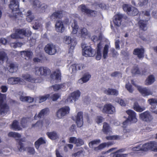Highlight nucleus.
I'll use <instances>...</instances> for the list:
<instances>
[{"mask_svg": "<svg viewBox=\"0 0 157 157\" xmlns=\"http://www.w3.org/2000/svg\"><path fill=\"white\" fill-rule=\"evenodd\" d=\"M71 26L72 28V33L74 34H75L77 33L78 29V26L77 25V21L74 20Z\"/></svg>", "mask_w": 157, "mask_h": 157, "instance_id": "e433bc0d", "label": "nucleus"}, {"mask_svg": "<svg viewBox=\"0 0 157 157\" xmlns=\"http://www.w3.org/2000/svg\"><path fill=\"white\" fill-rule=\"evenodd\" d=\"M137 89L143 96H147L152 95L153 94L152 92L149 89L146 87H142L140 86H138L137 87Z\"/></svg>", "mask_w": 157, "mask_h": 157, "instance_id": "dca6fc26", "label": "nucleus"}, {"mask_svg": "<svg viewBox=\"0 0 157 157\" xmlns=\"http://www.w3.org/2000/svg\"><path fill=\"white\" fill-rule=\"evenodd\" d=\"M126 112L128 115L127 119L129 121L130 124L135 123L137 122V119L136 117V113L135 112L131 109L128 110Z\"/></svg>", "mask_w": 157, "mask_h": 157, "instance_id": "f8f14e48", "label": "nucleus"}, {"mask_svg": "<svg viewBox=\"0 0 157 157\" xmlns=\"http://www.w3.org/2000/svg\"><path fill=\"white\" fill-rule=\"evenodd\" d=\"M10 3L9 5V8L12 10V12L17 11L19 10V3L17 0H10Z\"/></svg>", "mask_w": 157, "mask_h": 157, "instance_id": "a211bd4d", "label": "nucleus"}, {"mask_svg": "<svg viewBox=\"0 0 157 157\" xmlns=\"http://www.w3.org/2000/svg\"><path fill=\"white\" fill-rule=\"evenodd\" d=\"M9 67V71L11 73L16 72L18 69L17 66L13 63H10Z\"/></svg>", "mask_w": 157, "mask_h": 157, "instance_id": "4c0bfd02", "label": "nucleus"}, {"mask_svg": "<svg viewBox=\"0 0 157 157\" xmlns=\"http://www.w3.org/2000/svg\"><path fill=\"white\" fill-rule=\"evenodd\" d=\"M127 155V154H119L117 151L111 154V156L112 157H125Z\"/></svg>", "mask_w": 157, "mask_h": 157, "instance_id": "603ef678", "label": "nucleus"}, {"mask_svg": "<svg viewBox=\"0 0 157 157\" xmlns=\"http://www.w3.org/2000/svg\"><path fill=\"white\" fill-rule=\"evenodd\" d=\"M44 49L45 52L48 55H55L57 52V48L56 46L52 44H48L45 45Z\"/></svg>", "mask_w": 157, "mask_h": 157, "instance_id": "9d476101", "label": "nucleus"}, {"mask_svg": "<svg viewBox=\"0 0 157 157\" xmlns=\"http://www.w3.org/2000/svg\"><path fill=\"white\" fill-rule=\"evenodd\" d=\"M56 30L57 32L62 33L63 32L65 29L63 22L59 20L56 21L55 25Z\"/></svg>", "mask_w": 157, "mask_h": 157, "instance_id": "4be33fe9", "label": "nucleus"}, {"mask_svg": "<svg viewBox=\"0 0 157 157\" xmlns=\"http://www.w3.org/2000/svg\"><path fill=\"white\" fill-rule=\"evenodd\" d=\"M50 96V95L49 94H47L44 96H39V102L41 103L44 101L46 100L48 98H49Z\"/></svg>", "mask_w": 157, "mask_h": 157, "instance_id": "864d4df0", "label": "nucleus"}, {"mask_svg": "<svg viewBox=\"0 0 157 157\" xmlns=\"http://www.w3.org/2000/svg\"><path fill=\"white\" fill-rule=\"evenodd\" d=\"M4 99L0 101V116L7 113L9 110V107L6 103H3Z\"/></svg>", "mask_w": 157, "mask_h": 157, "instance_id": "4468645a", "label": "nucleus"}, {"mask_svg": "<svg viewBox=\"0 0 157 157\" xmlns=\"http://www.w3.org/2000/svg\"><path fill=\"white\" fill-rule=\"evenodd\" d=\"M109 48V46L108 44L105 45L103 51V57L104 59H106L108 56Z\"/></svg>", "mask_w": 157, "mask_h": 157, "instance_id": "49530a36", "label": "nucleus"}, {"mask_svg": "<svg viewBox=\"0 0 157 157\" xmlns=\"http://www.w3.org/2000/svg\"><path fill=\"white\" fill-rule=\"evenodd\" d=\"M115 111V108L110 103L105 104L103 108L102 112L107 114H113Z\"/></svg>", "mask_w": 157, "mask_h": 157, "instance_id": "ddd939ff", "label": "nucleus"}, {"mask_svg": "<svg viewBox=\"0 0 157 157\" xmlns=\"http://www.w3.org/2000/svg\"><path fill=\"white\" fill-rule=\"evenodd\" d=\"M148 23V20H139L138 22L140 29L144 31H146L147 30V25Z\"/></svg>", "mask_w": 157, "mask_h": 157, "instance_id": "bb28decb", "label": "nucleus"}, {"mask_svg": "<svg viewBox=\"0 0 157 157\" xmlns=\"http://www.w3.org/2000/svg\"><path fill=\"white\" fill-rule=\"evenodd\" d=\"M105 94L108 95H113L117 96L118 94V91L115 89L109 88L104 91Z\"/></svg>", "mask_w": 157, "mask_h": 157, "instance_id": "c85d7f7f", "label": "nucleus"}, {"mask_svg": "<svg viewBox=\"0 0 157 157\" xmlns=\"http://www.w3.org/2000/svg\"><path fill=\"white\" fill-rule=\"evenodd\" d=\"M139 11L137 9L134 7H132V10L129 13L128 15L132 16H135L138 14Z\"/></svg>", "mask_w": 157, "mask_h": 157, "instance_id": "09e8293b", "label": "nucleus"}, {"mask_svg": "<svg viewBox=\"0 0 157 157\" xmlns=\"http://www.w3.org/2000/svg\"><path fill=\"white\" fill-rule=\"evenodd\" d=\"M32 14L33 13L31 10H29L26 13V20L28 22H31L34 19V16Z\"/></svg>", "mask_w": 157, "mask_h": 157, "instance_id": "f704fd0d", "label": "nucleus"}, {"mask_svg": "<svg viewBox=\"0 0 157 157\" xmlns=\"http://www.w3.org/2000/svg\"><path fill=\"white\" fill-rule=\"evenodd\" d=\"M48 137L51 140H55L58 138V135L56 132H48L46 133Z\"/></svg>", "mask_w": 157, "mask_h": 157, "instance_id": "2f4dec72", "label": "nucleus"}, {"mask_svg": "<svg viewBox=\"0 0 157 157\" xmlns=\"http://www.w3.org/2000/svg\"><path fill=\"white\" fill-rule=\"evenodd\" d=\"M149 104L151 105V111L152 113L155 114H157V109L155 110L156 109V105L155 104V103H151L150 102H149Z\"/></svg>", "mask_w": 157, "mask_h": 157, "instance_id": "13d9d810", "label": "nucleus"}, {"mask_svg": "<svg viewBox=\"0 0 157 157\" xmlns=\"http://www.w3.org/2000/svg\"><path fill=\"white\" fill-rule=\"evenodd\" d=\"M82 55L85 57H93L95 55L96 51L90 46H85L82 49Z\"/></svg>", "mask_w": 157, "mask_h": 157, "instance_id": "1a4fd4ad", "label": "nucleus"}, {"mask_svg": "<svg viewBox=\"0 0 157 157\" xmlns=\"http://www.w3.org/2000/svg\"><path fill=\"white\" fill-rule=\"evenodd\" d=\"M48 111V108H47L42 109L38 115L37 114L35 115L34 117V119L35 120H37V118L40 119L44 117L45 115H46Z\"/></svg>", "mask_w": 157, "mask_h": 157, "instance_id": "5701e85b", "label": "nucleus"}, {"mask_svg": "<svg viewBox=\"0 0 157 157\" xmlns=\"http://www.w3.org/2000/svg\"><path fill=\"white\" fill-rule=\"evenodd\" d=\"M75 144L77 146H80L84 144V141L81 139L78 138L77 139Z\"/></svg>", "mask_w": 157, "mask_h": 157, "instance_id": "4d7b16f0", "label": "nucleus"}, {"mask_svg": "<svg viewBox=\"0 0 157 157\" xmlns=\"http://www.w3.org/2000/svg\"><path fill=\"white\" fill-rule=\"evenodd\" d=\"M144 50L143 48H136L133 51V54L137 56L139 59L143 58L144 57Z\"/></svg>", "mask_w": 157, "mask_h": 157, "instance_id": "412c9836", "label": "nucleus"}, {"mask_svg": "<svg viewBox=\"0 0 157 157\" xmlns=\"http://www.w3.org/2000/svg\"><path fill=\"white\" fill-rule=\"evenodd\" d=\"M126 88L129 92L132 93L134 90V89L132 88V85L130 83H127L125 86Z\"/></svg>", "mask_w": 157, "mask_h": 157, "instance_id": "5fc2aeb1", "label": "nucleus"}, {"mask_svg": "<svg viewBox=\"0 0 157 157\" xmlns=\"http://www.w3.org/2000/svg\"><path fill=\"white\" fill-rule=\"evenodd\" d=\"M155 81V78L152 75L149 76L147 79L145 81V84L146 85H148L152 84Z\"/></svg>", "mask_w": 157, "mask_h": 157, "instance_id": "79ce46f5", "label": "nucleus"}, {"mask_svg": "<svg viewBox=\"0 0 157 157\" xmlns=\"http://www.w3.org/2000/svg\"><path fill=\"white\" fill-rule=\"evenodd\" d=\"M78 8H80L81 12L85 15H87L89 17H93L96 16L97 12L96 11L89 9L84 4L80 5Z\"/></svg>", "mask_w": 157, "mask_h": 157, "instance_id": "20e7f679", "label": "nucleus"}, {"mask_svg": "<svg viewBox=\"0 0 157 157\" xmlns=\"http://www.w3.org/2000/svg\"><path fill=\"white\" fill-rule=\"evenodd\" d=\"M70 109L68 106H65L59 109L56 113V115L59 118H61L63 117L69 113Z\"/></svg>", "mask_w": 157, "mask_h": 157, "instance_id": "9b49d317", "label": "nucleus"}, {"mask_svg": "<svg viewBox=\"0 0 157 157\" xmlns=\"http://www.w3.org/2000/svg\"><path fill=\"white\" fill-rule=\"evenodd\" d=\"M91 77V75L88 74H85L82 77L79 79L78 82H81V81L82 83L86 82H87Z\"/></svg>", "mask_w": 157, "mask_h": 157, "instance_id": "a19ab883", "label": "nucleus"}, {"mask_svg": "<svg viewBox=\"0 0 157 157\" xmlns=\"http://www.w3.org/2000/svg\"><path fill=\"white\" fill-rule=\"evenodd\" d=\"M8 136L9 137H12L15 138H19L21 136V135L20 133L13 132H9L8 134Z\"/></svg>", "mask_w": 157, "mask_h": 157, "instance_id": "c03bdc74", "label": "nucleus"}, {"mask_svg": "<svg viewBox=\"0 0 157 157\" xmlns=\"http://www.w3.org/2000/svg\"><path fill=\"white\" fill-rule=\"evenodd\" d=\"M21 53L22 55H23L25 57H26L28 59H30L33 55L32 52L30 51H23L21 52Z\"/></svg>", "mask_w": 157, "mask_h": 157, "instance_id": "58836bf2", "label": "nucleus"}, {"mask_svg": "<svg viewBox=\"0 0 157 157\" xmlns=\"http://www.w3.org/2000/svg\"><path fill=\"white\" fill-rule=\"evenodd\" d=\"M51 70L48 67H36L35 73L38 76H46L51 73Z\"/></svg>", "mask_w": 157, "mask_h": 157, "instance_id": "39448f33", "label": "nucleus"}, {"mask_svg": "<svg viewBox=\"0 0 157 157\" xmlns=\"http://www.w3.org/2000/svg\"><path fill=\"white\" fill-rule=\"evenodd\" d=\"M106 139L108 140H119L120 139V137L118 135H113L106 136Z\"/></svg>", "mask_w": 157, "mask_h": 157, "instance_id": "8fccbe9b", "label": "nucleus"}, {"mask_svg": "<svg viewBox=\"0 0 157 157\" xmlns=\"http://www.w3.org/2000/svg\"><path fill=\"white\" fill-rule=\"evenodd\" d=\"M29 118L23 117L22 118L21 121V124L23 128L26 127V125Z\"/></svg>", "mask_w": 157, "mask_h": 157, "instance_id": "3c124183", "label": "nucleus"}, {"mask_svg": "<svg viewBox=\"0 0 157 157\" xmlns=\"http://www.w3.org/2000/svg\"><path fill=\"white\" fill-rule=\"evenodd\" d=\"M60 97V95L58 94H53L51 97V98L53 101H56Z\"/></svg>", "mask_w": 157, "mask_h": 157, "instance_id": "052dcab7", "label": "nucleus"}, {"mask_svg": "<svg viewBox=\"0 0 157 157\" xmlns=\"http://www.w3.org/2000/svg\"><path fill=\"white\" fill-rule=\"evenodd\" d=\"M63 16V10H59L54 12L50 16V18L52 19H61Z\"/></svg>", "mask_w": 157, "mask_h": 157, "instance_id": "b1692460", "label": "nucleus"}, {"mask_svg": "<svg viewBox=\"0 0 157 157\" xmlns=\"http://www.w3.org/2000/svg\"><path fill=\"white\" fill-rule=\"evenodd\" d=\"M22 78L24 80L33 83H40L42 80L41 78H33L31 75L28 73L23 74L22 76Z\"/></svg>", "mask_w": 157, "mask_h": 157, "instance_id": "423d86ee", "label": "nucleus"}, {"mask_svg": "<svg viewBox=\"0 0 157 157\" xmlns=\"http://www.w3.org/2000/svg\"><path fill=\"white\" fill-rule=\"evenodd\" d=\"M71 68L72 69V73H75L76 72L77 70L76 67V64L75 63L72 64L71 66Z\"/></svg>", "mask_w": 157, "mask_h": 157, "instance_id": "0e129e2a", "label": "nucleus"}, {"mask_svg": "<svg viewBox=\"0 0 157 157\" xmlns=\"http://www.w3.org/2000/svg\"><path fill=\"white\" fill-rule=\"evenodd\" d=\"M132 73L134 75L140 74L141 73L138 66H134L131 70Z\"/></svg>", "mask_w": 157, "mask_h": 157, "instance_id": "de8ad7c7", "label": "nucleus"}, {"mask_svg": "<svg viewBox=\"0 0 157 157\" xmlns=\"http://www.w3.org/2000/svg\"><path fill=\"white\" fill-rule=\"evenodd\" d=\"M83 113L81 111L79 112L76 116L75 122L77 126L81 127L82 126L83 124Z\"/></svg>", "mask_w": 157, "mask_h": 157, "instance_id": "2eb2a0df", "label": "nucleus"}, {"mask_svg": "<svg viewBox=\"0 0 157 157\" xmlns=\"http://www.w3.org/2000/svg\"><path fill=\"white\" fill-rule=\"evenodd\" d=\"M28 152L30 154L33 155L35 153V150L33 147H29L27 148Z\"/></svg>", "mask_w": 157, "mask_h": 157, "instance_id": "e2e57ef3", "label": "nucleus"}, {"mask_svg": "<svg viewBox=\"0 0 157 157\" xmlns=\"http://www.w3.org/2000/svg\"><path fill=\"white\" fill-rule=\"evenodd\" d=\"M7 54L3 51H0V65H1V62L7 59Z\"/></svg>", "mask_w": 157, "mask_h": 157, "instance_id": "37998d69", "label": "nucleus"}, {"mask_svg": "<svg viewBox=\"0 0 157 157\" xmlns=\"http://www.w3.org/2000/svg\"><path fill=\"white\" fill-rule=\"evenodd\" d=\"M139 117L142 121L147 123L151 122L153 119L152 115L148 111H146L140 114Z\"/></svg>", "mask_w": 157, "mask_h": 157, "instance_id": "0eeeda50", "label": "nucleus"}, {"mask_svg": "<svg viewBox=\"0 0 157 157\" xmlns=\"http://www.w3.org/2000/svg\"><path fill=\"white\" fill-rule=\"evenodd\" d=\"M80 34H81V36L82 38H85L88 36V32L86 28H83L81 29Z\"/></svg>", "mask_w": 157, "mask_h": 157, "instance_id": "a18cd8bd", "label": "nucleus"}, {"mask_svg": "<svg viewBox=\"0 0 157 157\" xmlns=\"http://www.w3.org/2000/svg\"><path fill=\"white\" fill-rule=\"evenodd\" d=\"M20 99L22 101L28 102L29 103L32 102L34 100L33 98L29 96H24L22 95L20 97Z\"/></svg>", "mask_w": 157, "mask_h": 157, "instance_id": "473e14b6", "label": "nucleus"}, {"mask_svg": "<svg viewBox=\"0 0 157 157\" xmlns=\"http://www.w3.org/2000/svg\"><path fill=\"white\" fill-rule=\"evenodd\" d=\"M103 119V118L102 117L100 116H97L95 119V120L97 123L98 124H99L102 123Z\"/></svg>", "mask_w": 157, "mask_h": 157, "instance_id": "680f3d73", "label": "nucleus"}, {"mask_svg": "<svg viewBox=\"0 0 157 157\" xmlns=\"http://www.w3.org/2000/svg\"><path fill=\"white\" fill-rule=\"evenodd\" d=\"M132 150L134 151H142L140 155L144 152L149 151L157 152V142L154 141H150L143 144H140L137 146L133 147Z\"/></svg>", "mask_w": 157, "mask_h": 157, "instance_id": "f257e3e1", "label": "nucleus"}, {"mask_svg": "<svg viewBox=\"0 0 157 157\" xmlns=\"http://www.w3.org/2000/svg\"><path fill=\"white\" fill-rule=\"evenodd\" d=\"M80 94L81 93L79 90H77L71 93L67 98L65 100V103L69 102H71L73 100L75 101L78 99Z\"/></svg>", "mask_w": 157, "mask_h": 157, "instance_id": "6e6552de", "label": "nucleus"}, {"mask_svg": "<svg viewBox=\"0 0 157 157\" xmlns=\"http://www.w3.org/2000/svg\"><path fill=\"white\" fill-rule=\"evenodd\" d=\"M50 77L52 79L55 78L56 81H61V74L59 69H56L50 75Z\"/></svg>", "mask_w": 157, "mask_h": 157, "instance_id": "f3484780", "label": "nucleus"}, {"mask_svg": "<svg viewBox=\"0 0 157 157\" xmlns=\"http://www.w3.org/2000/svg\"><path fill=\"white\" fill-rule=\"evenodd\" d=\"M31 32L24 29H17L16 30L15 33L11 35V37L13 39L20 38H23V36L29 37L31 36Z\"/></svg>", "mask_w": 157, "mask_h": 157, "instance_id": "f03ea898", "label": "nucleus"}, {"mask_svg": "<svg viewBox=\"0 0 157 157\" xmlns=\"http://www.w3.org/2000/svg\"><path fill=\"white\" fill-rule=\"evenodd\" d=\"M77 139L75 137H72L70 138L69 139V142L71 143H74L75 144V143Z\"/></svg>", "mask_w": 157, "mask_h": 157, "instance_id": "774afa93", "label": "nucleus"}, {"mask_svg": "<svg viewBox=\"0 0 157 157\" xmlns=\"http://www.w3.org/2000/svg\"><path fill=\"white\" fill-rule=\"evenodd\" d=\"M65 86V84L62 83L60 84H56L51 86L55 91H57L61 89H63Z\"/></svg>", "mask_w": 157, "mask_h": 157, "instance_id": "c9c22d12", "label": "nucleus"}, {"mask_svg": "<svg viewBox=\"0 0 157 157\" xmlns=\"http://www.w3.org/2000/svg\"><path fill=\"white\" fill-rule=\"evenodd\" d=\"M102 131L106 134H110L112 132L111 128L109 124L105 122L103 123Z\"/></svg>", "mask_w": 157, "mask_h": 157, "instance_id": "cd10ccee", "label": "nucleus"}, {"mask_svg": "<svg viewBox=\"0 0 157 157\" xmlns=\"http://www.w3.org/2000/svg\"><path fill=\"white\" fill-rule=\"evenodd\" d=\"M114 143L112 141H109L107 142H104L100 144L97 147H95L94 150L98 151L101 150L105 147H108L113 145Z\"/></svg>", "mask_w": 157, "mask_h": 157, "instance_id": "6ab92c4d", "label": "nucleus"}, {"mask_svg": "<svg viewBox=\"0 0 157 157\" xmlns=\"http://www.w3.org/2000/svg\"><path fill=\"white\" fill-rule=\"evenodd\" d=\"M133 109L136 111L138 112H141L144 110L145 108L144 107H141L139 105L137 102H134L133 106Z\"/></svg>", "mask_w": 157, "mask_h": 157, "instance_id": "c756f323", "label": "nucleus"}, {"mask_svg": "<svg viewBox=\"0 0 157 157\" xmlns=\"http://www.w3.org/2000/svg\"><path fill=\"white\" fill-rule=\"evenodd\" d=\"M14 84H16L18 83L22 84L21 83L24 82L23 80L19 77H15L14 82Z\"/></svg>", "mask_w": 157, "mask_h": 157, "instance_id": "6e6d98bb", "label": "nucleus"}, {"mask_svg": "<svg viewBox=\"0 0 157 157\" xmlns=\"http://www.w3.org/2000/svg\"><path fill=\"white\" fill-rule=\"evenodd\" d=\"M117 102H118L122 106H124L126 105V104L124 101L122 99L120 98H118L117 101Z\"/></svg>", "mask_w": 157, "mask_h": 157, "instance_id": "338daca9", "label": "nucleus"}, {"mask_svg": "<svg viewBox=\"0 0 157 157\" xmlns=\"http://www.w3.org/2000/svg\"><path fill=\"white\" fill-rule=\"evenodd\" d=\"M45 143V140L42 137H40L35 142L34 145L36 148L38 149L40 145Z\"/></svg>", "mask_w": 157, "mask_h": 157, "instance_id": "7c9ffc66", "label": "nucleus"}, {"mask_svg": "<svg viewBox=\"0 0 157 157\" xmlns=\"http://www.w3.org/2000/svg\"><path fill=\"white\" fill-rule=\"evenodd\" d=\"M100 142V140H92L89 143V145L90 147H92L94 145L97 144Z\"/></svg>", "mask_w": 157, "mask_h": 157, "instance_id": "bf43d9fd", "label": "nucleus"}, {"mask_svg": "<svg viewBox=\"0 0 157 157\" xmlns=\"http://www.w3.org/2000/svg\"><path fill=\"white\" fill-rule=\"evenodd\" d=\"M110 51L113 57H115L118 55L117 52L114 48H111Z\"/></svg>", "mask_w": 157, "mask_h": 157, "instance_id": "69168bd1", "label": "nucleus"}, {"mask_svg": "<svg viewBox=\"0 0 157 157\" xmlns=\"http://www.w3.org/2000/svg\"><path fill=\"white\" fill-rule=\"evenodd\" d=\"M16 140L18 144V148L20 151H25V147L24 144L23 142H25V138H21L19 139H16Z\"/></svg>", "mask_w": 157, "mask_h": 157, "instance_id": "a878e982", "label": "nucleus"}, {"mask_svg": "<svg viewBox=\"0 0 157 157\" xmlns=\"http://www.w3.org/2000/svg\"><path fill=\"white\" fill-rule=\"evenodd\" d=\"M11 128L15 131H19L21 130L18 121L16 120H14L11 125Z\"/></svg>", "mask_w": 157, "mask_h": 157, "instance_id": "72a5a7b5", "label": "nucleus"}, {"mask_svg": "<svg viewBox=\"0 0 157 157\" xmlns=\"http://www.w3.org/2000/svg\"><path fill=\"white\" fill-rule=\"evenodd\" d=\"M30 2L33 8H40L41 12L44 13L48 8V6L45 4H41V2L38 0H30Z\"/></svg>", "mask_w": 157, "mask_h": 157, "instance_id": "7ed1b4c3", "label": "nucleus"}, {"mask_svg": "<svg viewBox=\"0 0 157 157\" xmlns=\"http://www.w3.org/2000/svg\"><path fill=\"white\" fill-rule=\"evenodd\" d=\"M64 39L66 44H71L70 49H73L77 44L76 41L74 39H72L70 36H66L64 37Z\"/></svg>", "mask_w": 157, "mask_h": 157, "instance_id": "aec40b11", "label": "nucleus"}, {"mask_svg": "<svg viewBox=\"0 0 157 157\" xmlns=\"http://www.w3.org/2000/svg\"><path fill=\"white\" fill-rule=\"evenodd\" d=\"M132 6L131 5L124 4L122 6V8L123 10L126 12L128 15L130 13V12L132 10Z\"/></svg>", "mask_w": 157, "mask_h": 157, "instance_id": "ea45409f", "label": "nucleus"}, {"mask_svg": "<svg viewBox=\"0 0 157 157\" xmlns=\"http://www.w3.org/2000/svg\"><path fill=\"white\" fill-rule=\"evenodd\" d=\"M114 19L113 20L114 24L115 25L119 26L121 24L123 16L121 14H117L114 16Z\"/></svg>", "mask_w": 157, "mask_h": 157, "instance_id": "393cba45", "label": "nucleus"}]
</instances>
